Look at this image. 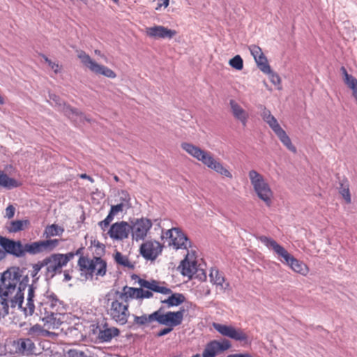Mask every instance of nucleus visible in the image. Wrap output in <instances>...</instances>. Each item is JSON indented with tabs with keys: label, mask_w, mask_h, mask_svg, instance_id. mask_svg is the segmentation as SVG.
Wrapping results in <instances>:
<instances>
[{
	"label": "nucleus",
	"mask_w": 357,
	"mask_h": 357,
	"mask_svg": "<svg viewBox=\"0 0 357 357\" xmlns=\"http://www.w3.org/2000/svg\"><path fill=\"white\" fill-rule=\"evenodd\" d=\"M119 202L122 204H127V207L131 208L130 196L125 190H121L119 193Z\"/></svg>",
	"instance_id": "nucleus-41"
},
{
	"label": "nucleus",
	"mask_w": 357,
	"mask_h": 357,
	"mask_svg": "<svg viewBox=\"0 0 357 357\" xmlns=\"http://www.w3.org/2000/svg\"><path fill=\"white\" fill-rule=\"evenodd\" d=\"M289 267L296 273L305 275L308 273L307 266L302 261L292 256L291 259L287 263Z\"/></svg>",
	"instance_id": "nucleus-29"
},
{
	"label": "nucleus",
	"mask_w": 357,
	"mask_h": 357,
	"mask_svg": "<svg viewBox=\"0 0 357 357\" xmlns=\"http://www.w3.org/2000/svg\"><path fill=\"white\" fill-rule=\"evenodd\" d=\"M57 336H58L57 333H56L54 332L49 331L45 329V331H44V339L48 338L50 340H56Z\"/></svg>",
	"instance_id": "nucleus-53"
},
{
	"label": "nucleus",
	"mask_w": 357,
	"mask_h": 357,
	"mask_svg": "<svg viewBox=\"0 0 357 357\" xmlns=\"http://www.w3.org/2000/svg\"><path fill=\"white\" fill-rule=\"evenodd\" d=\"M48 66L54 70L55 73L60 72L61 67L59 63L51 61Z\"/></svg>",
	"instance_id": "nucleus-55"
},
{
	"label": "nucleus",
	"mask_w": 357,
	"mask_h": 357,
	"mask_svg": "<svg viewBox=\"0 0 357 357\" xmlns=\"http://www.w3.org/2000/svg\"><path fill=\"white\" fill-rule=\"evenodd\" d=\"M1 243L6 252V255L9 254L17 257H21L24 255V245L20 241H15L2 236Z\"/></svg>",
	"instance_id": "nucleus-23"
},
{
	"label": "nucleus",
	"mask_w": 357,
	"mask_h": 357,
	"mask_svg": "<svg viewBox=\"0 0 357 357\" xmlns=\"http://www.w3.org/2000/svg\"><path fill=\"white\" fill-rule=\"evenodd\" d=\"M20 279L19 268L8 269L0 275V290H15Z\"/></svg>",
	"instance_id": "nucleus-13"
},
{
	"label": "nucleus",
	"mask_w": 357,
	"mask_h": 357,
	"mask_svg": "<svg viewBox=\"0 0 357 357\" xmlns=\"http://www.w3.org/2000/svg\"><path fill=\"white\" fill-rule=\"evenodd\" d=\"M28 296L26 298V306L22 307H18L20 309L24 314L26 317L31 316L35 311V305L33 298L35 296V291H28Z\"/></svg>",
	"instance_id": "nucleus-31"
},
{
	"label": "nucleus",
	"mask_w": 357,
	"mask_h": 357,
	"mask_svg": "<svg viewBox=\"0 0 357 357\" xmlns=\"http://www.w3.org/2000/svg\"><path fill=\"white\" fill-rule=\"evenodd\" d=\"M266 123L269 126V127L273 130L274 132H276L282 128L278 123V120L274 116L271 118Z\"/></svg>",
	"instance_id": "nucleus-47"
},
{
	"label": "nucleus",
	"mask_w": 357,
	"mask_h": 357,
	"mask_svg": "<svg viewBox=\"0 0 357 357\" xmlns=\"http://www.w3.org/2000/svg\"><path fill=\"white\" fill-rule=\"evenodd\" d=\"M181 268V273L190 278H199L200 281L205 280L206 278V273L204 270L199 268L195 260L190 259L188 255L185 259L181 261L178 267Z\"/></svg>",
	"instance_id": "nucleus-11"
},
{
	"label": "nucleus",
	"mask_w": 357,
	"mask_h": 357,
	"mask_svg": "<svg viewBox=\"0 0 357 357\" xmlns=\"http://www.w3.org/2000/svg\"><path fill=\"white\" fill-rule=\"evenodd\" d=\"M169 0H162V3L160 4L159 6H161L162 5H163L165 7H167L169 5Z\"/></svg>",
	"instance_id": "nucleus-62"
},
{
	"label": "nucleus",
	"mask_w": 357,
	"mask_h": 357,
	"mask_svg": "<svg viewBox=\"0 0 357 357\" xmlns=\"http://www.w3.org/2000/svg\"><path fill=\"white\" fill-rule=\"evenodd\" d=\"M80 178H84V179H88L89 181H90L91 183L94 182V180L92 177L88 176L87 174H80Z\"/></svg>",
	"instance_id": "nucleus-57"
},
{
	"label": "nucleus",
	"mask_w": 357,
	"mask_h": 357,
	"mask_svg": "<svg viewBox=\"0 0 357 357\" xmlns=\"http://www.w3.org/2000/svg\"><path fill=\"white\" fill-rule=\"evenodd\" d=\"M249 50L255 60L264 54L261 49L257 45H250Z\"/></svg>",
	"instance_id": "nucleus-46"
},
{
	"label": "nucleus",
	"mask_w": 357,
	"mask_h": 357,
	"mask_svg": "<svg viewBox=\"0 0 357 357\" xmlns=\"http://www.w3.org/2000/svg\"><path fill=\"white\" fill-rule=\"evenodd\" d=\"M229 63L232 68L238 70H241L243 68V61L239 55H236L230 59Z\"/></svg>",
	"instance_id": "nucleus-40"
},
{
	"label": "nucleus",
	"mask_w": 357,
	"mask_h": 357,
	"mask_svg": "<svg viewBox=\"0 0 357 357\" xmlns=\"http://www.w3.org/2000/svg\"><path fill=\"white\" fill-rule=\"evenodd\" d=\"M24 254L26 252L36 254L43 251L41 241L34 242L31 244H26L24 245Z\"/></svg>",
	"instance_id": "nucleus-37"
},
{
	"label": "nucleus",
	"mask_w": 357,
	"mask_h": 357,
	"mask_svg": "<svg viewBox=\"0 0 357 357\" xmlns=\"http://www.w3.org/2000/svg\"><path fill=\"white\" fill-rule=\"evenodd\" d=\"M35 281L32 280V277L29 278L28 275H22L20 274V279L17 286V290H35L37 286L35 285Z\"/></svg>",
	"instance_id": "nucleus-30"
},
{
	"label": "nucleus",
	"mask_w": 357,
	"mask_h": 357,
	"mask_svg": "<svg viewBox=\"0 0 357 357\" xmlns=\"http://www.w3.org/2000/svg\"><path fill=\"white\" fill-rule=\"evenodd\" d=\"M77 57L79 59L82 63L88 68L91 72L102 75L109 78H115L116 77V73L107 68V66L98 64L91 56L82 50H77Z\"/></svg>",
	"instance_id": "nucleus-9"
},
{
	"label": "nucleus",
	"mask_w": 357,
	"mask_h": 357,
	"mask_svg": "<svg viewBox=\"0 0 357 357\" xmlns=\"http://www.w3.org/2000/svg\"><path fill=\"white\" fill-rule=\"evenodd\" d=\"M4 103V100L0 95V105H3Z\"/></svg>",
	"instance_id": "nucleus-64"
},
{
	"label": "nucleus",
	"mask_w": 357,
	"mask_h": 357,
	"mask_svg": "<svg viewBox=\"0 0 357 357\" xmlns=\"http://www.w3.org/2000/svg\"><path fill=\"white\" fill-rule=\"evenodd\" d=\"M114 260L116 262V264L121 265L124 267L133 268V265L129 261L128 257L123 255L119 252H116V253L114 254Z\"/></svg>",
	"instance_id": "nucleus-38"
},
{
	"label": "nucleus",
	"mask_w": 357,
	"mask_h": 357,
	"mask_svg": "<svg viewBox=\"0 0 357 357\" xmlns=\"http://www.w3.org/2000/svg\"><path fill=\"white\" fill-rule=\"evenodd\" d=\"M45 264V259L40 261H38L37 264H34L33 266V272L34 273H32L31 274V277H32V280H38V278H36V275L38 274V273L43 268H46V265L44 264Z\"/></svg>",
	"instance_id": "nucleus-45"
},
{
	"label": "nucleus",
	"mask_w": 357,
	"mask_h": 357,
	"mask_svg": "<svg viewBox=\"0 0 357 357\" xmlns=\"http://www.w3.org/2000/svg\"><path fill=\"white\" fill-rule=\"evenodd\" d=\"M38 307L40 319L49 329H58L66 317V305L52 291H45Z\"/></svg>",
	"instance_id": "nucleus-1"
},
{
	"label": "nucleus",
	"mask_w": 357,
	"mask_h": 357,
	"mask_svg": "<svg viewBox=\"0 0 357 357\" xmlns=\"http://www.w3.org/2000/svg\"><path fill=\"white\" fill-rule=\"evenodd\" d=\"M42 57L44 59L45 61L49 64L50 62H51L52 61L50 60L45 55H42Z\"/></svg>",
	"instance_id": "nucleus-63"
},
{
	"label": "nucleus",
	"mask_w": 357,
	"mask_h": 357,
	"mask_svg": "<svg viewBox=\"0 0 357 357\" xmlns=\"http://www.w3.org/2000/svg\"><path fill=\"white\" fill-rule=\"evenodd\" d=\"M172 330H173V328L170 326L163 328L162 330H161L158 332V336L161 337V336L165 335L169 333Z\"/></svg>",
	"instance_id": "nucleus-56"
},
{
	"label": "nucleus",
	"mask_w": 357,
	"mask_h": 357,
	"mask_svg": "<svg viewBox=\"0 0 357 357\" xmlns=\"http://www.w3.org/2000/svg\"><path fill=\"white\" fill-rule=\"evenodd\" d=\"M119 330L116 327H109L107 324L99 328L98 338L100 342H109L119 335Z\"/></svg>",
	"instance_id": "nucleus-25"
},
{
	"label": "nucleus",
	"mask_w": 357,
	"mask_h": 357,
	"mask_svg": "<svg viewBox=\"0 0 357 357\" xmlns=\"http://www.w3.org/2000/svg\"><path fill=\"white\" fill-rule=\"evenodd\" d=\"M163 245L155 240H148L139 248L141 255L146 260L154 261L162 251Z\"/></svg>",
	"instance_id": "nucleus-15"
},
{
	"label": "nucleus",
	"mask_w": 357,
	"mask_h": 357,
	"mask_svg": "<svg viewBox=\"0 0 357 357\" xmlns=\"http://www.w3.org/2000/svg\"><path fill=\"white\" fill-rule=\"evenodd\" d=\"M29 224L28 220H15L10 222L8 230L10 232H17L23 229L24 225Z\"/></svg>",
	"instance_id": "nucleus-39"
},
{
	"label": "nucleus",
	"mask_w": 357,
	"mask_h": 357,
	"mask_svg": "<svg viewBox=\"0 0 357 357\" xmlns=\"http://www.w3.org/2000/svg\"><path fill=\"white\" fill-rule=\"evenodd\" d=\"M268 74L269 75V78H270L271 82L274 85H280V84L281 79L278 75L274 73L271 70V73H268Z\"/></svg>",
	"instance_id": "nucleus-50"
},
{
	"label": "nucleus",
	"mask_w": 357,
	"mask_h": 357,
	"mask_svg": "<svg viewBox=\"0 0 357 357\" xmlns=\"http://www.w3.org/2000/svg\"><path fill=\"white\" fill-rule=\"evenodd\" d=\"M258 68L264 73H271V67L268 63V61L265 55L263 54L257 59H255Z\"/></svg>",
	"instance_id": "nucleus-35"
},
{
	"label": "nucleus",
	"mask_w": 357,
	"mask_h": 357,
	"mask_svg": "<svg viewBox=\"0 0 357 357\" xmlns=\"http://www.w3.org/2000/svg\"><path fill=\"white\" fill-rule=\"evenodd\" d=\"M26 337L33 340V342L40 341L44 339L45 328L41 325L36 324L29 328H26Z\"/></svg>",
	"instance_id": "nucleus-27"
},
{
	"label": "nucleus",
	"mask_w": 357,
	"mask_h": 357,
	"mask_svg": "<svg viewBox=\"0 0 357 357\" xmlns=\"http://www.w3.org/2000/svg\"><path fill=\"white\" fill-rule=\"evenodd\" d=\"M152 296L153 291H116L114 299L107 310V314L115 322L124 325L130 316L129 301L134 298H149Z\"/></svg>",
	"instance_id": "nucleus-2"
},
{
	"label": "nucleus",
	"mask_w": 357,
	"mask_h": 357,
	"mask_svg": "<svg viewBox=\"0 0 357 357\" xmlns=\"http://www.w3.org/2000/svg\"><path fill=\"white\" fill-rule=\"evenodd\" d=\"M248 177L258 198L262 200L266 206H270L273 192L266 179L262 174L254 169L248 172Z\"/></svg>",
	"instance_id": "nucleus-4"
},
{
	"label": "nucleus",
	"mask_w": 357,
	"mask_h": 357,
	"mask_svg": "<svg viewBox=\"0 0 357 357\" xmlns=\"http://www.w3.org/2000/svg\"><path fill=\"white\" fill-rule=\"evenodd\" d=\"M42 246L43 250H52L54 248L58 245L59 240L57 239H50L46 241H42Z\"/></svg>",
	"instance_id": "nucleus-43"
},
{
	"label": "nucleus",
	"mask_w": 357,
	"mask_h": 357,
	"mask_svg": "<svg viewBox=\"0 0 357 357\" xmlns=\"http://www.w3.org/2000/svg\"><path fill=\"white\" fill-rule=\"evenodd\" d=\"M71 277L70 276L69 273L67 272L64 273V280L68 281L70 280Z\"/></svg>",
	"instance_id": "nucleus-60"
},
{
	"label": "nucleus",
	"mask_w": 357,
	"mask_h": 357,
	"mask_svg": "<svg viewBox=\"0 0 357 357\" xmlns=\"http://www.w3.org/2000/svg\"><path fill=\"white\" fill-rule=\"evenodd\" d=\"M230 347L231 343L227 340L211 341L206 345L202 357H222L224 351Z\"/></svg>",
	"instance_id": "nucleus-18"
},
{
	"label": "nucleus",
	"mask_w": 357,
	"mask_h": 357,
	"mask_svg": "<svg viewBox=\"0 0 357 357\" xmlns=\"http://www.w3.org/2000/svg\"><path fill=\"white\" fill-rule=\"evenodd\" d=\"M130 229V225L128 222L121 221L112 224L107 234L113 240L123 241L128 238Z\"/></svg>",
	"instance_id": "nucleus-20"
},
{
	"label": "nucleus",
	"mask_w": 357,
	"mask_h": 357,
	"mask_svg": "<svg viewBox=\"0 0 357 357\" xmlns=\"http://www.w3.org/2000/svg\"><path fill=\"white\" fill-rule=\"evenodd\" d=\"M131 280L133 282V284H137L139 287H128L125 286L122 290H143L142 288H145L147 290H170L167 287L160 286V282L156 280H145L137 275H132Z\"/></svg>",
	"instance_id": "nucleus-22"
},
{
	"label": "nucleus",
	"mask_w": 357,
	"mask_h": 357,
	"mask_svg": "<svg viewBox=\"0 0 357 357\" xmlns=\"http://www.w3.org/2000/svg\"><path fill=\"white\" fill-rule=\"evenodd\" d=\"M0 185L8 188H12L17 186V182L10 178L3 171L0 170Z\"/></svg>",
	"instance_id": "nucleus-34"
},
{
	"label": "nucleus",
	"mask_w": 357,
	"mask_h": 357,
	"mask_svg": "<svg viewBox=\"0 0 357 357\" xmlns=\"http://www.w3.org/2000/svg\"><path fill=\"white\" fill-rule=\"evenodd\" d=\"M185 301V297L181 294H173L167 299L162 301L163 303L167 304L168 307L178 306Z\"/></svg>",
	"instance_id": "nucleus-33"
},
{
	"label": "nucleus",
	"mask_w": 357,
	"mask_h": 357,
	"mask_svg": "<svg viewBox=\"0 0 357 357\" xmlns=\"http://www.w3.org/2000/svg\"><path fill=\"white\" fill-rule=\"evenodd\" d=\"M50 99L51 101V104H54L55 105L59 106L61 107L62 111L64 112V114L68 116L70 119L73 121H77L79 120L80 121H82L84 120L86 121H90V119H88L84 114L79 112L75 109H73L70 107L68 105H66V104H63L59 96H57L55 94H50Z\"/></svg>",
	"instance_id": "nucleus-19"
},
{
	"label": "nucleus",
	"mask_w": 357,
	"mask_h": 357,
	"mask_svg": "<svg viewBox=\"0 0 357 357\" xmlns=\"http://www.w3.org/2000/svg\"><path fill=\"white\" fill-rule=\"evenodd\" d=\"M340 70H341V71H342V74L344 75V78H347V75H349L347 73V70H346V68L342 66Z\"/></svg>",
	"instance_id": "nucleus-58"
},
{
	"label": "nucleus",
	"mask_w": 357,
	"mask_h": 357,
	"mask_svg": "<svg viewBox=\"0 0 357 357\" xmlns=\"http://www.w3.org/2000/svg\"><path fill=\"white\" fill-rule=\"evenodd\" d=\"M229 105L234 117L245 126L248 119V113L234 100H230Z\"/></svg>",
	"instance_id": "nucleus-26"
},
{
	"label": "nucleus",
	"mask_w": 357,
	"mask_h": 357,
	"mask_svg": "<svg viewBox=\"0 0 357 357\" xmlns=\"http://www.w3.org/2000/svg\"><path fill=\"white\" fill-rule=\"evenodd\" d=\"M15 354L22 356H31L36 354V347L33 340L28 337L19 338L11 343Z\"/></svg>",
	"instance_id": "nucleus-16"
},
{
	"label": "nucleus",
	"mask_w": 357,
	"mask_h": 357,
	"mask_svg": "<svg viewBox=\"0 0 357 357\" xmlns=\"http://www.w3.org/2000/svg\"><path fill=\"white\" fill-rule=\"evenodd\" d=\"M258 240L261 242L267 248L273 251L278 256V259L284 264L291 259L292 256L284 247L278 243L274 239L266 236H260Z\"/></svg>",
	"instance_id": "nucleus-12"
},
{
	"label": "nucleus",
	"mask_w": 357,
	"mask_h": 357,
	"mask_svg": "<svg viewBox=\"0 0 357 357\" xmlns=\"http://www.w3.org/2000/svg\"><path fill=\"white\" fill-rule=\"evenodd\" d=\"M261 112V116L262 117L263 120L266 122L268 120H269L271 118H272L273 116L271 114V112L270 110L266 109V107L263 105H260L259 107Z\"/></svg>",
	"instance_id": "nucleus-48"
},
{
	"label": "nucleus",
	"mask_w": 357,
	"mask_h": 357,
	"mask_svg": "<svg viewBox=\"0 0 357 357\" xmlns=\"http://www.w3.org/2000/svg\"><path fill=\"white\" fill-rule=\"evenodd\" d=\"M181 146L190 155L202 162L208 168L214 170L222 176L229 178H232L231 172L221 162L215 159L211 152L203 150L199 146L188 142L182 143Z\"/></svg>",
	"instance_id": "nucleus-3"
},
{
	"label": "nucleus",
	"mask_w": 357,
	"mask_h": 357,
	"mask_svg": "<svg viewBox=\"0 0 357 357\" xmlns=\"http://www.w3.org/2000/svg\"><path fill=\"white\" fill-rule=\"evenodd\" d=\"M130 208L127 207V204H122L120 203L111 206L110 211L107 216L99 222V225L102 230L109 225L110 222L114 220V216L117 215L120 213H126Z\"/></svg>",
	"instance_id": "nucleus-24"
},
{
	"label": "nucleus",
	"mask_w": 357,
	"mask_h": 357,
	"mask_svg": "<svg viewBox=\"0 0 357 357\" xmlns=\"http://www.w3.org/2000/svg\"><path fill=\"white\" fill-rule=\"evenodd\" d=\"M184 309L177 312H167L163 314L161 309L156 311L157 322L162 325H167L173 328L174 326L180 325L183 319Z\"/></svg>",
	"instance_id": "nucleus-17"
},
{
	"label": "nucleus",
	"mask_w": 357,
	"mask_h": 357,
	"mask_svg": "<svg viewBox=\"0 0 357 357\" xmlns=\"http://www.w3.org/2000/svg\"><path fill=\"white\" fill-rule=\"evenodd\" d=\"M340 193L342 195L347 203L351 202V195L348 185H344L342 183L340 188Z\"/></svg>",
	"instance_id": "nucleus-44"
},
{
	"label": "nucleus",
	"mask_w": 357,
	"mask_h": 357,
	"mask_svg": "<svg viewBox=\"0 0 357 357\" xmlns=\"http://www.w3.org/2000/svg\"><path fill=\"white\" fill-rule=\"evenodd\" d=\"M23 291H0V320L9 314V309L22 307Z\"/></svg>",
	"instance_id": "nucleus-6"
},
{
	"label": "nucleus",
	"mask_w": 357,
	"mask_h": 357,
	"mask_svg": "<svg viewBox=\"0 0 357 357\" xmlns=\"http://www.w3.org/2000/svg\"><path fill=\"white\" fill-rule=\"evenodd\" d=\"M282 143L283 144L284 146H285L287 147V149L288 150H289L290 151L293 152V153H296V147L292 144L291 143V141L289 138V137H288L287 138H286V139H284L283 142H282Z\"/></svg>",
	"instance_id": "nucleus-51"
},
{
	"label": "nucleus",
	"mask_w": 357,
	"mask_h": 357,
	"mask_svg": "<svg viewBox=\"0 0 357 357\" xmlns=\"http://www.w3.org/2000/svg\"><path fill=\"white\" fill-rule=\"evenodd\" d=\"M63 232V229L54 224L50 226H47L45 230V234L47 238L54 236H60Z\"/></svg>",
	"instance_id": "nucleus-36"
},
{
	"label": "nucleus",
	"mask_w": 357,
	"mask_h": 357,
	"mask_svg": "<svg viewBox=\"0 0 357 357\" xmlns=\"http://www.w3.org/2000/svg\"><path fill=\"white\" fill-rule=\"evenodd\" d=\"M340 70H341V71H342V74L344 75V78H347V75H349L347 73V70H346V68L342 66Z\"/></svg>",
	"instance_id": "nucleus-59"
},
{
	"label": "nucleus",
	"mask_w": 357,
	"mask_h": 357,
	"mask_svg": "<svg viewBox=\"0 0 357 357\" xmlns=\"http://www.w3.org/2000/svg\"><path fill=\"white\" fill-rule=\"evenodd\" d=\"M275 134L278 136V137L280 139V142H283L286 138H287L289 136L287 135L286 132L282 129H280L278 131L275 132Z\"/></svg>",
	"instance_id": "nucleus-54"
},
{
	"label": "nucleus",
	"mask_w": 357,
	"mask_h": 357,
	"mask_svg": "<svg viewBox=\"0 0 357 357\" xmlns=\"http://www.w3.org/2000/svg\"><path fill=\"white\" fill-rule=\"evenodd\" d=\"M15 209L13 205H9L6 208V216L10 219L12 218L15 215Z\"/></svg>",
	"instance_id": "nucleus-52"
},
{
	"label": "nucleus",
	"mask_w": 357,
	"mask_h": 357,
	"mask_svg": "<svg viewBox=\"0 0 357 357\" xmlns=\"http://www.w3.org/2000/svg\"><path fill=\"white\" fill-rule=\"evenodd\" d=\"M158 312H154L151 314H143L142 316H135L134 321L138 325H145L153 321H157Z\"/></svg>",
	"instance_id": "nucleus-32"
},
{
	"label": "nucleus",
	"mask_w": 357,
	"mask_h": 357,
	"mask_svg": "<svg viewBox=\"0 0 357 357\" xmlns=\"http://www.w3.org/2000/svg\"><path fill=\"white\" fill-rule=\"evenodd\" d=\"M78 265L81 275H84L86 279H91L93 275L102 277L107 272L106 261L98 257H94L92 259L80 257Z\"/></svg>",
	"instance_id": "nucleus-5"
},
{
	"label": "nucleus",
	"mask_w": 357,
	"mask_h": 357,
	"mask_svg": "<svg viewBox=\"0 0 357 357\" xmlns=\"http://www.w3.org/2000/svg\"><path fill=\"white\" fill-rule=\"evenodd\" d=\"M146 35L155 40L159 39H172L177 32L175 30L168 29L161 25H154L153 26L145 28Z\"/></svg>",
	"instance_id": "nucleus-21"
},
{
	"label": "nucleus",
	"mask_w": 357,
	"mask_h": 357,
	"mask_svg": "<svg viewBox=\"0 0 357 357\" xmlns=\"http://www.w3.org/2000/svg\"><path fill=\"white\" fill-rule=\"evenodd\" d=\"M211 282L215 285L216 289L226 290L229 287V284L225 281L224 277L216 269H211L209 274Z\"/></svg>",
	"instance_id": "nucleus-28"
},
{
	"label": "nucleus",
	"mask_w": 357,
	"mask_h": 357,
	"mask_svg": "<svg viewBox=\"0 0 357 357\" xmlns=\"http://www.w3.org/2000/svg\"><path fill=\"white\" fill-rule=\"evenodd\" d=\"M213 326L223 336L228 337L239 342H247L248 340L247 334L241 328L218 323H213Z\"/></svg>",
	"instance_id": "nucleus-14"
},
{
	"label": "nucleus",
	"mask_w": 357,
	"mask_h": 357,
	"mask_svg": "<svg viewBox=\"0 0 357 357\" xmlns=\"http://www.w3.org/2000/svg\"><path fill=\"white\" fill-rule=\"evenodd\" d=\"M345 84L349 87L352 91H357V79L352 75H347V78H344Z\"/></svg>",
	"instance_id": "nucleus-42"
},
{
	"label": "nucleus",
	"mask_w": 357,
	"mask_h": 357,
	"mask_svg": "<svg viewBox=\"0 0 357 357\" xmlns=\"http://www.w3.org/2000/svg\"><path fill=\"white\" fill-rule=\"evenodd\" d=\"M68 357H87L84 351L77 349H70L68 351Z\"/></svg>",
	"instance_id": "nucleus-49"
},
{
	"label": "nucleus",
	"mask_w": 357,
	"mask_h": 357,
	"mask_svg": "<svg viewBox=\"0 0 357 357\" xmlns=\"http://www.w3.org/2000/svg\"><path fill=\"white\" fill-rule=\"evenodd\" d=\"M95 54H96V55H98V56H100V57H102V58H103V59H106V57H105L103 54H101V52H100V50H95Z\"/></svg>",
	"instance_id": "nucleus-61"
},
{
	"label": "nucleus",
	"mask_w": 357,
	"mask_h": 357,
	"mask_svg": "<svg viewBox=\"0 0 357 357\" xmlns=\"http://www.w3.org/2000/svg\"><path fill=\"white\" fill-rule=\"evenodd\" d=\"M153 223L148 218H139L130 225L132 239L137 242L144 241L152 227Z\"/></svg>",
	"instance_id": "nucleus-10"
},
{
	"label": "nucleus",
	"mask_w": 357,
	"mask_h": 357,
	"mask_svg": "<svg viewBox=\"0 0 357 357\" xmlns=\"http://www.w3.org/2000/svg\"><path fill=\"white\" fill-rule=\"evenodd\" d=\"M162 238L168 239L169 246L176 250H186L190 247V241L179 227H172L165 231L162 230Z\"/></svg>",
	"instance_id": "nucleus-8"
},
{
	"label": "nucleus",
	"mask_w": 357,
	"mask_h": 357,
	"mask_svg": "<svg viewBox=\"0 0 357 357\" xmlns=\"http://www.w3.org/2000/svg\"><path fill=\"white\" fill-rule=\"evenodd\" d=\"M74 253L52 254L45 258L46 265L45 275L47 278H52L56 274L61 273V269L74 257Z\"/></svg>",
	"instance_id": "nucleus-7"
}]
</instances>
